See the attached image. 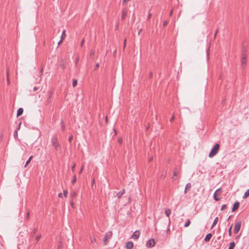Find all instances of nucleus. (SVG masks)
I'll return each instance as SVG.
<instances>
[{
    "instance_id": "1",
    "label": "nucleus",
    "mask_w": 249,
    "mask_h": 249,
    "mask_svg": "<svg viewBox=\"0 0 249 249\" xmlns=\"http://www.w3.org/2000/svg\"><path fill=\"white\" fill-rule=\"evenodd\" d=\"M51 144L54 148L55 152H61L62 150V147L59 143L58 139L56 135L52 136L51 139Z\"/></svg>"
},
{
    "instance_id": "2",
    "label": "nucleus",
    "mask_w": 249,
    "mask_h": 249,
    "mask_svg": "<svg viewBox=\"0 0 249 249\" xmlns=\"http://www.w3.org/2000/svg\"><path fill=\"white\" fill-rule=\"evenodd\" d=\"M219 147L220 145L218 143L215 144L209 153V157L212 158L216 155L218 152Z\"/></svg>"
},
{
    "instance_id": "3",
    "label": "nucleus",
    "mask_w": 249,
    "mask_h": 249,
    "mask_svg": "<svg viewBox=\"0 0 249 249\" xmlns=\"http://www.w3.org/2000/svg\"><path fill=\"white\" fill-rule=\"evenodd\" d=\"M246 52L245 51L243 50L242 53V55L241 57V63L243 68H244L245 66L247 64L246 60Z\"/></svg>"
},
{
    "instance_id": "4",
    "label": "nucleus",
    "mask_w": 249,
    "mask_h": 249,
    "mask_svg": "<svg viewBox=\"0 0 249 249\" xmlns=\"http://www.w3.org/2000/svg\"><path fill=\"white\" fill-rule=\"evenodd\" d=\"M112 236V232L111 231H108L107 232L104 238V243L105 245H107L108 243L107 240L108 239H110L111 238Z\"/></svg>"
},
{
    "instance_id": "5",
    "label": "nucleus",
    "mask_w": 249,
    "mask_h": 249,
    "mask_svg": "<svg viewBox=\"0 0 249 249\" xmlns=\"http://www.w3.org/2000/svg\"><path fill=\"white\" fill-rule=\"evenodd\" d=\"M222 193V189L221 188H219L217 189L213 194V198L215 201H218L220 200V198L217 197V196H219L221 195Z\"/></svg>"
},
{
    "instance_id": "6",
    "label": "nucleus",
    "mask_w": 249,
    "mask_h": 249,
    "mask_svg": "<svg viewBox=\"0 0 249 249\" xmlns=\"http://www.w3.org/2000/svg\"><path fill=\"white\" fill-rule=\"evenodd\" d=\"M241 226V222L238 221L236 223L234 228V233L237 234L240 230Z\"/></svg>"
},
{
    "instance_id": "7",
    "label": "nucleus",
    "mask_w": 249,
    "mask_h": 249,
    "mask_svg": "<svg viewBox=\"0 0 249 249\" xmlns=\"http://www.w3.org/2000/svg\"><path fill=\"white\" fill-rule=\"evenodd\" d=\"M155 245V242L153 239H150L146 243V247L149 248L153 247Z\"/></svg>"
},
{
    "instance_id": "8",
    "label": "nucleus",
    "mask_w": 249,
    "mask_h": 249,
    "mask_svg": "<svg viewBox=\"0 0 249 249\" xmlns=\"http://www.w3.org/2000/svg\"><path fill=\"white\" fill-rule=\"evenodd\" d=\"M140 235V231L138 230L134 232H133L132 238L134 239L137 240L139 238Z\"/></svg>"
},
{
    "instance_id": "9",
    "label": "nucleus",
    "mask_w": 249,
    "mask_h": 249,
    "mask_svg": "<svg viewBox=\"0 0 249 249\" xmlns=\"http://www.w3.org/2000/svg\"><path fill=\"white\" fill-rule=\"evenodd\" d=\"M240 203L238 201H236L232 207V212H234L235 210L238 209L239 207Z\"/></svg>"
},
{
    "instance_id": "10",
    "label": "nucleus",
    "mask_w": 249,
    "mask_h": 249,
    "mask_svg": "<svg viewBox=\"0 0 249 249\" xmlns=\"http://www.w3.org/2000/svg\"><path fill=\"white\" fill-rule=\"evenodd\" d=\"M126 248L127 249H132L133 248V243L131 241H128L126 244Z\"/></svg>"
},
{
    "instance_id": "11",
    "label": "nucleus",
    "mask_w": 249,
    "mask_h": 249,
    "mask_svg": "<svg viewBox=\"0 0 249 249\" xmlns=\"http://www.w3.org/2000/svg\"><path fill=\"white\" fill-rule=\"evenodd\" d=\"M125 193V189H124L119 192H118L117 194V196L118 198H121L122 196Z\"/></svg>"
},
{
    "instance_id": "12",
    "label": "nucleus",
    "mask_w": 249,
    "mask_h": 249,
    "mask_svg": "<svg viewBox=\"0 0 249 249\" xmlns=\"http://www.w3.org/2000/svg\"><path fill=\"white\" fill-rule=\"evenodd\" d=\"M212 237V234L211 233H209L206 235V236L205 237L204 241L206 242H209L211 238Z\"/></svg>"
},
{
    "instance_id": "13",
    "label": "nucleus",
    "mask_w": 249,
    "mask_h": 249,
    "mask_svg": "<svg viewBox=\"0 0 249 249\" xmlns=\"http://www.w3.org/2000/svg\"><path fill=\"white\" fill-rule=\"evenodd\" d=\"M23 112V109L21 107L19 108L17 110V117H18L22 114Z\"/></svg>"
},
{
    "instance_id": "14",
    "label": "nucleus",
    "mask_w": 249,
    "mask_h": 249,
    "mask_svg": "<svg viewBox=\"0 0 249 249\" xmlns=\"http://www.w3.org/2000/svg\"><path fill=\"white\" fill-rule=\"evenodd\" d=\"M126 15H127L126 11L125 10L123 9L122 11V20L124 19V18H126Z\"/></svg>"
},
{
    "instance_id": "15",
    "label": "nucleus",
    "mask_w": 249,
    "mask_h": 249,
    "mask_svg": "<svg viewBox=\"0 0 249 249\" xmlns=\"http://www.w3.org/2000/svg\"><path fill=\"white\" fill-rule=\"evenodd\" d=\"M179 174V171H177V169H175L174 170V174H173V177H172V178L174 180H175L176 178V177Z\"/></svg>"
},
{
    "instance_id": "16",
    "label": "nucleus",
    "mask_w": 249,
    "mask_h": 249,
    "mask_svg": "<svg viewBox=\"0 0 249 249\" xmlns=\"http://www.w3.org/2000/svg\"><path fill=\"white\" fill-rule=\"evenodd\" d=\"M218 221V217H215L213 224H212V225L211 226V229L213 228L216 225Z\"/></svg>"
},
{
    "instance_id": "17",
    "label": "nucleus",
    "mask_w": 249,
    "mask_h": 249,
    "mask_svg": "<svg viewBox=\"0 0 249 249\" xmlns=\"http://www.w3.org/2000/svg\"><path fill=\"white\" fill-rule=\"evenodd\" d=\"M235 246V244L234 242H231L230 244V246L228 248V249H234Z\"/></svg>"
},
{
    "instance_id": "18",
    "label": "nucleus",
    "mask_w": 249,
    "mask_h": 249,
    "mask_svg": "<svg viewBox=\"0 0 249 249\" xmlns=\"http://www.w3.org/2000/svg\"><path fill=\"white\" fill-rule=\"evenodd\" d=\"M249 196V189H248L244 193V195L243 196V198H244V199L247 198Z\"/></svg>"
},
{
    "instance_id": "19",
    "label": "nucleus",
    "mask_w": 249,
    "mask_h": 249,
    "mask_svg": "<svg viewBox=\"0 0 249 249\" xmlns=\"http://www.w3.org/2000/svg\"><path fill=\"white\" fill-rule=\"evenodd\" d=\"M165 213L166 215L169 217L171 213V211L170 209H166L165 211Z\"/></svg>"
},
{
    "instance_id": "20",
    "label": "nucleus",
    "mask_w": 249,
    "mask_h": 249,
    "mask_svg": "<svg viewBox=\"0 0 249 249\" xmlns=\"http://www.w3.org/2000/svg\"><path fill=\"white\" fill-rule=\"evenodd\" d=\"M191 187V183H188L186 185V186H185V191H184L185 193H186L187 189H189Z\"/></svg>"
},
{
    "instance_id": "21",
    "label": "nucleus",
    "mask_w": 249,
    "mask_h": 249,
    "mask_svg": "<svg viewBox=\"0 0 249 249\" xmlns=\"http://www.w3.org/2000/svg\"><path fill=\"white\" fill-rule=\"evenodd\" d=\"M33 156H31L30 157L29 159L26 161V162L25 163V167L27 166L29 164V163L30 162L31 160L33 158Z\"/></svg>"
},
{
    "instance_id": "22",
    "label": "nucleus",
    "mask_w": 249,
    "mask_h": 249,
    "mask_svg": "<svg viewBox=\"0 0 249 249\" xmlns=\"http://www.w3.org/2000/svg\"><path fill=\"white\" fill-rule=\"evenodd\" d=\"M94 54H95V51L93 50H92L91 51V52L90 53V57L91 58H93L94 56Z\"/></svg>"
},
{
    "instance_id": "23",
    "label": "nucleus",
    "mask_w": 249,
    "mask_h": 249,
    "mask_svg": "<svg viewBox=\"0 0 249 249\" xmlns=\"http://www.w3.org/2000/svg\"><path fill=\"white\" fill-rule=\"evenodd\" d=\"M232 225H231L230 227L229 228V230H228V232H229V235L230 236H231V234H232V232H231V229H232Z\"/></svg>"
},
{
    "instance_id": "24",
    "label": "nucleus",
    "mask_w": 249,
    "mask_h": 249,
    "mask_svg": "<svg viewBox=\"0 0 249 249\" xmlns=\"http://www.w3.org/2000/svg\"><path fill=\"white\" fill-rule=\"evenodd\" d=\"M190 224V221L189 219H187L186 222H185V224H184V227H187L189 226V225Z\"/></svg>"
},
{
    "instance_id": "25",
    "label": "nucleus",
    "mask_w": 249,
    "mask_h": 249,
    "mask_svg": "<svg viewBox=\"0 0 249 249\" xmlns=\"http://www.w3.org/2000/svg\"><path fill=\"white\" fill-rule=\"evenodd\" d=\"M77 84V81L76 79H73L72 81V86L75 87Z\"/></svg>"
},
{
    "instance_id": "26",
    "label": "nucleus",
    "mask_w": 249,
    "mask_h": 249,
    "mask_svg": "<svg viewBox=\"0 0 249 249\" xmlns=\"http://www.w3.org/2000/svg\"><path fill=\"white\" fill-rule=\"evenodd\" d=\"M76 181V177L75 175H74L73 177V179L71 181V183L73 184Z\"/></svg>"
},
{
    "instance_id": "27",
    "label": "nucleus",
    "mask_w": 249,
    "mask_h": 249,
    "mask_svg": "<svg viewBox=\"0 0 249 249\" xmlns=\"http://www.w3.org/2000/svg\"><path fill=\"white\" fill-rule=\"evenodd\" d=\"M90 240H91V243L92 244L94 243V242H96V241L95 238H94V237H91Z\"/></svg>"
},
{
    "instance_id": "28",
    "label": "nucleus",
    "mask_w": 249,
    "mask_h": 249,
    "mask_svg": "<svg viewBox=\"0 0 249 249\" xmlns=\"http://www.w3.org/2000/svg\"><path fill=\"white\" fill-rule=\"evenodd\" d=\"M65 30H64L63 31V33H62V34L61 36V40L63 39L64 38H65L66 37V35H65Z\"/></svg>"
},
{
    "instance_id": "29",
    "label": "nucleus",
    "mask_w": 249,
    "mask_h": 249,
    "mask_svg": "<svg viewBox=\"0 0 249 249\" xmlns=\"http://www.w3.org/2000/svg\"><path fill=\"white\" fill-rule=\"evenodd\" d=\"M61 124L62 129L63 130H64L65 127L64 123L62 121L61 122Z\"/></svg>"
},
{
    "instance_id": "30",
    "label": "nucleus",
    "mask_w": 249,
    "mask_h": 249,
    "mask_svg": "<svg viewBox=\"0 0 249 249\" xmlns=\"http://www.w3.org/2000/svg\"><path fill=\"white\" fill-rule=\"evenodd\" d=\"M60 67L62 69H64L65 68V64L64 62H63L60 64Z\"/></svg>"
},
{
    "instance_id": "31",
    "label": "nucleus",
    "mask_w": 249,
    "mask_h": 249,
    "mask_svg": "<svg viewBox=\"0 0 249 249\" xmlns=\"http://www.w3.org/2000/svg\"><path fill=\"white\" fill-rule=\"evenodd\" d=\"M226 207H227L226 205H225V204L222 205L221 207V211L224 210L226 208Z\"/></svg>"
},
{
    "instance_id": "32",
    "label": "nucleus",
    "mask_w": 249,
    "mask_h": 249,
    "mask_svg": "<svg viewBox=\"0 0 249 249\" xmlns=\"http://www.w3.org/2000/svg\"><path fill=\"white\" fill-rule=\"evenodd\" d=\"M63 194H64V195L65 196H67V194H68V191L67 190H64Z\"/></svg>"
},
{
    "instance_id": "33",
    "label": "nucleus",
    "mask_w": 249,
    "mask_h": 249,
    "mask_svg": "<svg viewBox=\"0 0 249 249\" xmlns=\"http://www.w3.org/2000/svg\"><path fill=\"white\" fill-rule=\"evenodd\" d=\"M40 237H41V235L36 236V237L35 239H36V241L37 242L39 240V239H40Z\"/></svg>"
},
{
    "instance_id": "34",
    "label": "nucleus",
    "mask_w": 249,
    "mask_h": 249,
    "mask_svg": "<svg viewBox=\"0 0 249 249\" xmlns=\"http://www.w3.org/2000/svg\"><path fill=\"white\" fill-rule=\"evenodd\" d=\"M168 23V21L167 20H165L164 22H163V25L164 27L166 26L167 25Z\"/></svg>"
},
{
    "instance_id": "35",
    "label": "nucleus",
    "mask_w": 249,
    "mask_h": 249,
    "mask_svg": "<svg viewBox=\"0 0 249 249\" xmlns=\"http://www.w3.org/2000/svg\"><path fill=\"white\" fill-rule=\"evenodd\" d=\"M151 16H152L150 12H149L148 13V17H147V19L148 20H149L151 18Z\"/></svg>"
},
{
    "instance_id": "36",
    "label": "nucleus",
    "mask_w": 249,
    "mask_h": 249,
    "mask_svg": "<svg viewBox=\"0 0 249 249\" xmlns=\"http://www.w3.org/2000/svg\"><path fill=\"white\" fill-rule=\"evenodd\" d=\"M75 164H74L71 167V170L72 171V172H74V169H75Z\"/></svg>"
},
{
    "instance_id": "37",
    "label": "nucleus",
    "mask_w": 249,
    "mask_h": 249,
    "mask_svg": "<svg viewBox=\"0 0 249 249\" xmlns=\"http://www.w3.org/2000/svg\"><path fill=\"white\" fill-rule=\"evenodd\" d=\"M72 138H73V137H72V135L70 136V137L69 138V141L70 142H71Z\"/></svg>"
},
{
    "instance_id": "38",
    "label": "nucleus",
    "mask_w": 249,
    "mask_h": 249,
    "mask_svg": "<svg viewBox=\"0 0 249 249\" xmlns=\"http://www.w3.org/2000/svg\"><path fill=\"white\" fill-rule=\"evenodd\" d=\"M30 217V213L29 212H28L27 213V214H26V218L27 219H29Z\"/></svg>"
},
{
    "instance_id": "39",
    "label": "nucleus",
    "mask_w": 249,
    "mask_h": 249,
    "mask_svg": "<svg viewBox=\"0 0 249 249\" xmlns=\"http://www.w3.org/2000/svg\"><path fill=\"white\" fill-rule=\"evenodd\" d=\"M83 169H84V166H82L81 167V169H80V171H79V174H81V173L82 172V171H83Z\"/></svg>"
},
{
    "instance_id": "40",
    "label": "nucleus",
    "mask_w": 249,
    "mask_h": 249,
    "mask_svg": "<svg viewBox=\"0 0 249 249\" xmlns=\"http://www.w3.org/2000/svg\"><path fill=\"white\" fill-rule=\"evenodd\" d=\"M240 234L237 235L235 238V239L238 242L239 238H240Z\"/></svg>"
},
{
    "instance_id": "41",
    "label": "nucleus",
    "mask_w": 249,
    "mask_h": 249,
    "mask_svg": "<svg viewBox=\"0 0 249 249\" xmlns=\"http://www.w3.org/2000/svg\"><path fill=\"white\" fill-rule=\"evenodd\" d=\"M126 39H124V49L125 48V46H126Z\"/></svg>"
},
{
    "instance_id": "42",
    "label": "nucleus",
    "mask_w": 249,
    "mask_h": 249,
    "mask_svg": "<svg viewBox=\"0 0 249 249\" xmlns=\"http://www.w3.org/2000/svg\"><path fill=\"white\" fill-rule=\"evenodd\" d=\"M174 118H175V117H174V115H173V116L171 118V119H170V121L171 122H172L174 121Z\"/></svg>"
},
{
    "instance_id": "43",
    "label": "nucleus",
    "mask_w": 249,
    "mask_h": 249,
    "mask_svg": "<svg viewBox=\"0 0 249 249\" xmlns=\"http://www.w3.org/2000/svg\"><path fill=\"white\" fill-rule=\"evenodd\" d=\"M130 0H123V4H124V3H126L128 1H130Z\"/></svg>"
},
{
    "instance_id": "44",
    "label": "nucleus",
    "mask_w": 249,
    "mask_h": 249,
    "mask_svg": "<svg viewBox=\"0 0 249 249\" xmlns=\"http://www.w3.org/2000/svg\"><path fill=\"white\" fill-rule=\"evenodd\" d=\"M84 43V39H83L81 42V46H83Z\"/></svg>"
},
{
    "instance_id": "45",
    "label": "nucleus",
    "mask_w": 249,
    "mask_h": 249,
    "mask_svg": "<svg viewBox=\"0 0 249 249\" xmlns=\"http://www.w3.org/2000/svg\"><path fill=\"white\" fill-rule=\"evenodd\" d=\"M18 136V132H17V131H15L14 132V137H15L16 136Z\"/></svg>"
},
{
    "instance_id": "46",
    "label": "nucleus",
    "mask_w": 249,
    "mask_h": 249,
    "mask_svg": "<svg viewBox=\"0 0 249 249\" xmlns=\"http://www.w3.org/2000/svg\"><path fill=\"white\" fill-rule=\"evenodd\" d=\"M62 196H63V194L61 193H59V194L58 195V197H62Z\"/></svg>"
},
{
    "instance_id": "47",
    "label": "nucleus",
    "mask_w": 249,
    "mask_h": 249,
    "mask_svg": "<svg viewBox=\"0 0 249 249\" xmlns=\"http://www.w3.org/2000/svg\"><path fill=\"white\" fill-rule=\"evenodd\" d=\"M99 67V63H97L95 65V68L97 69L98 68V67Z\"/></svg>"
},
{
    "instance_id": "48",
    "label": "nucleus",
    "mask_w": 249,
    "mask_h": 249,
    "mask_svg": "<svg viewBox=\"0 0 249 249\" xmlns=\"http://www.w3.org/2000/svg\"><path fill=\"white\" fill-rule=\"evenodd\" d=\"M52 92H50L49 93V98H51V97H52Z\"/></svg>"
},
{
    "instance_id": "49",
    "label": "nucleus",
    "mask_w": 249,
    "mask_h": 249,
    "mask_svg": "<svg viewBox=\"0 0 249 249\" xmlns=\"http://www.w3.org/2000/svg\"><path fill=\"white\" fill-rule=\"evenodd\" d=\"M168 221H169V223H168V227H169L170 225V223H171V220H170V219L169 217Z\"/></svg>"
},
{
    "instance_id": "50",
    "label": "nucleus",
    "mask_w": 249,
    "mask_h": 249,
    "mask_svg": "<svg viewBox=\"0 0 249 249\" xmlns=\"http://www.w3.org/2000/svg\"><path fill=\"white\" fill-rule=\"evenodd\" d=\"M118 142L120 143H121L122 142V140L121 139H119L118 140Z\"/></svg>"
},
{
    "instance_id": "51",
    "label": "nucleus",
    "mask_w": 249,
    "mask_h": 249,
    "mask_svg": "<svg viewBox=\"0 0 249 249\" xmlns=\"http://www.w3.org/2000/svg\"><path fill=\"white\" fill-rule=\"evenodd\" d=\"M142 31V29H140V30L138 32V35H139L141 32Z\"/></svg>"
},
{
    "instance_id": "52",
    "label": "nucleus",
    "mask_w": 249,
    "mask_h": 249,
    "mask_svg": "<svg viewBox=\"0 0 249 249\" xmlns=\"http://www.w3.org/2000/svg\"><path fill=\"white\" fill-rule=\"evenodd\" d=\"M76 195V193L75 192H74L72 194L71 196H75Z\"/></svg>"
},
{
    "instance_id": "53",
    "label": "nucleus",
    "mask_w": 249,
    "mask_h": 249,
    "mask_svg": "<svg viewBox=\"0 0 249 249\" xmlns=\"http://www.w3.org/2000/svg\"><path fill=\"white\" fill-rule=\"evenodd\" d=\"M172 14H173V10H171L170 13V14H169L170 16H171Z\"/></svg>"
},
{
    "instance_id": "54",
    "label": "nucleus",
    "mask_w": 249,
    "mask_h": 249,
    "mask_svg": "<svg viewBox=\"0 0 249 249\" xmlns=\"http://www.w3.org/2000/svg\"><path fill=\"white\" fill-rule=\"evenodd\" d=\"M209 49H208L207 50V55H209Z\"/></svg>"
},
{
    "instance_id": "55",
    "label": "nucleus",
    "mask_w": 249,
    "mask_h": 249,
    "mask_svg": "<svg viewBox=\"0 0 249 249\" xmlns=\"http://www.w3.org/2000/svg\"><path fill=\"white\" fill-rule=\"evenodd\" d=\"M78 60H79V58H77V59H76V60L75 61V64H76H76H77V63H78Z\"/></svg>"
},
{
    "instance_id": "56",
    "label": "nucleus",
    "mask_w": 249,
    "mask_h": 249,
    "mask_svg": "<svg viewBox=\"0 0 249 249\" xmlns=\"http://www.w3.org/2000/svg\"><path fill=\"white\" fill-rule=\"evenodd\" d=\"M36 230H36V229H35L34 230V232H33V234H34L36 233Z\"/></svg>"
},
{
    "instance_id": "57",
    "label": "nucleus",
    "mask_w": 249,
    "mask_h": 249,
    "mask_svg": "<svg viewBox=\"0 0 249 249\" xmlns=\"http://www.w3.org/2000/svg\"><path fill=\"white\" fill-rule=\"evenodd\" d=\"M61 245H62L61 243V242H60V243H59V245H58V248L61 247Z\"/></svg>"
},
{
    "instance_id": "58",
    "label": "nucleus",
    "mask_w": 249,
    "mask_h": 249,
    "mask_svg": "<svg viewBox=\"0 0 249 249\" xmlns=\"http://www.w3.org/2000/svg\"><path fill=\"white\" fill-rule=\"evenodd\" d=\"M62 40H61H61L59 41V42L58 43V45H60V43L61 42Z\"/></svg>"
},
{
    "instance_id": "59",
    "label": "nucleus",
    "mask_w": 249,
    "mask_h": 249,
    "mask_svg": "<svg viewBox=\"0 0 249 249\" xmlns=\"http://www.w3.org/2000/svg\"><path fill=\"white\" fill-rule=\"evenodd\" d=\"M34 90H37V88L36 87H35L34 88Z\"/></svg>"
},
{
    "instance_id": "60",
    "label": "nucleus",
    "mask_w": 249,
    "mask_h": 249,
    "mask_svg": "<svg viewBox=\"0 0 249 249\" xmlns=\"http://www.w3.org/2000/svg\"><path fill=\"white\" fill-rule=\"evenodd\" d=\"M107 116L106 117V122H107Z\"/></svg>"
},
{
    "instance_id": "61",
    "label": "nucleus",
    "mask_w": 249,
    "mask_h": 249,
    "mask_svg": "<svg viewBox=\"0 0 249 249\" xmlns=\"http://www.w3.org/2000/svg\"><path fill=\"white\" fill-rule=\"evenodd\" d=\"M152 159H153V158H152H152H151L149 159V161H151V160H152Z\"/></svg>"
},
{
    "instance_id": "62",
    "label": "nucleus",
    "mask_w": 249,
    "mask_h": 249,
    "mask_svg": "<svg viewBox=\"0 0 249 249\" xmlns=\"http://www.w3.org/2000/svg\"><path fill=\"white\" fill-rule=\"evenodd\" d=\"M217 32V31H216V32L215 33L214 36H215L216 35Z\"/></svg>"
},
{
    "instance_id": "63",
    "label": "nucleus",
    "mask_w": 249,
    "mask_h": 249,
    "mask_svg": "<svg viewBox=\"0 0 249 249\" xmlns=\"http://www.w3.org/2000/svg\"><path fill=\"white\" fill-rule=\"evenodd\" d=\"M162 176L163 177V178H165V175H162Z\"/></svg>"
},
{
    "instance_id": "64",
    "label": "nucleus",
    "mask_w": 249,
    "mask_h": 249,
    "mask_svg": "<svg viewBox=\"0 0 249 249\" xmlns=\"http://www.w3.org/2000/svg\"><path fill=\"white\" fill-rule=\"evenodd\" d=\"M92 182H93V183H94V179H93V180Z\"/></svg>"
}]
</instances>
